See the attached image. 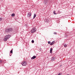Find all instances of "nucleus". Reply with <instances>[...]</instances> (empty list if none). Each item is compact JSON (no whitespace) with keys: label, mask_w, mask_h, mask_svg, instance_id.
Segmentation results:
<instances>
[{"label":"nucleus","mask_w":75,"mask_h":75,"mask_svg":"<svg viewBox=\"0 0 75 75\" xmlns=\"http://www.w3.org/2000/svg\"><path fill=\"white\" fill-rule=\"evenodd\" d=\"M12 31H13V29L12 28H9L5 29V33H10L12 32Z\"/></svg>","instance_id":"f257e3e1"},{"label":"nucleus","mask_w":75,"mask_h":75,"mask_svg":"<svg viewBox=\"0 0 75 75\" xmlns=\"http://www.w3.org/2000/svg\"><path fill=\"white\" fill-rule=\"evenodd\" d=\"M10 37H11V36L10 35H7L5 37V38L4 39V41H7V40L10 38Z\"/></svg>","instance_id":"f03ea898"},{"label":"nucleus","mask_w":75,"mask_h":75,"mask_svg":"<svg viewBox=\"0 0 75 75\" xmlns=\"http://www.w3.org/2000/svg\"><path fill=\"white\" fill-rule=\"evenodd\" d=\"M37 30V29L35 28H33L31 30V32L32 33H34V32H35Z\"/></svg>","instance_id":"7ed1b4c3"},{"label":"nucleus","mask_w":75,"mask_h":75,"mask_svg":"<svg viewBox=\"0 0 75 75\" xmlns=\"http://www.w3.org/2000/svg\"><path fill=\"white\" fill-rule=\"evenodd\" d=\"M22 65L23 66H26V65H27V62L26 61L22 62Z\"/></svg>","instance_id":"20e7f679"},{"label":"nucleus","mask_w":75,"mask_h":75,"mask_svg":"<svg viewBox=\"0 0 75 75\" xmlns=\"http://www.w3.org/2000/svg\"><path fill=\"white\" fill-rule=\"evenodd\" d=\"M55 59H56V58L55 57H52L51 58V61H54L55 60Z\"/></svg>","instance_id":"39448f33"},{"label":"nucleus","mask_w":75,"mask_h":75,"mask_svg":"<svg viewBox=\"0 0 75 75\" xmlns=\"http://www.w3.org/2000/svg\"><path fill=\"white\" fill-rule=\"evenodd\" d=\"M31 13L30 12L28 13L27 14V17H31Z\"/></svg>","instance_id":"423d86ee"},{"label":"nucleus","mask_w":75,"mask_h":75,"mask_svg":"<svg viewBox=\"0 0 75 75\" xmlns=\"http://www.w3.org/2000/svg\"><path fill=\"white\" fill-rule=\"evenodd\" d=\"M69 33L68 32H66L64 35L65 37H68V35Z\"/></svg>","instance_id":"0eeeda50"},{"label":"nucleus","mask_w":75,"mask_h":75,"mask_svg":"<svg viewBox=\"0 0 75 75\" xmlns=\"http://www.w3.org/2000/svg\"><path fill=\"white\" fill-rule=\"evenodd\" d=\"M55 43V41H52L50 44V45H54V44Z\"/></svg>","instance_id":"6e6552de"},{"label":"nucleus","mask_w":75,"mask_h":75,"mask_svg":"<svg viewBox=\"0 0 75 75\" xmlns=\"http://www.w3.org/2000/svg\"><path fill=\"white\" fill-rule=\"evenodd\" d=\"M48 0H45L44 1V3H45V4H47L48 3Z\"/></svg>","instance_id":"1a4fd4ad"},{"label":"nucleus","mask_w":75,"mask_h":75,"mask_svg":"<svg viewBox=\"0 0 75 75\" xmlns=\"http://www.w3.org/2000/svg\"><path fill=\"white\" fill-rule=\"evenodd\" d=\"M36 58V56H33V57H32L31 58V59H35Z\"/></svg>","instance_id":"9d476101"},{"label":"nucleus","mask_w":75,"mask_h":75,"mask_svg":"<svg viewBox=\"0 0 75 75\" xmlns=\"http://www.w3.org/2000/svg\"><path fill=\"white\" fill-rule=\"evenodd\" d=\"M50 53H52V48H50Z\"/></svg>","instance_id":"9b49d317"},{"label":"nucleus","mask_w":75,"mask_h":75,"mask_svg":"<svg viewBox=\"0 0 75 75\" xmlns=\"http://www.w3.org/2000/svg\"><path fill=\"white\" fill-rule=\"evenodd\" d=\"M37 16V15H36V14H34V16L33 17V19H34V18H35V17H36V16Z\"/></svg>","instance_id":"f8f14e48"},{"label":"nucleus","mask_w":75,"mask_h":75,"mask_svg":"<svg viewBox=\"0 0 75 75\" xmlns=\"http://www.w3.org/2000/svg\"><path fill=\"white\" fill-rule=\"evenodd\" d=\"M11 16L13 17H14L15 16V14L14 13H12L11 15Z\"/></svg>","instance_id":"ddd939ff"},{"label":"nucleus","mask_w":75,"mask_h":75,"mask_svg":"<svg viewBox=\"0 0 75 75\" xmlns=\"http://www.w3.org/2000/svg\"><path fill=\"white\" fill-rule=\"evenodd\" d=\"M64 47H67V45L66 44H65L64 45Z\"/></svg>","instance_id":"4468645a"},{"label":"nucleus","mask_w":75,"mask_h":75,"mask_svg":"<svg viewBox=\"0 0 75 75\" xmlns=\"http://www.w3.org/2000/svg\"><path fill=\"white\" fill-rule=\"evenodd\" d=\"M48 43L49 44H51V42L50 41H48Z\"/></svg>","instance_id":"2eb2a0df"},{"label":"nucleus","mask_w":75,"mask_h":75,"mask_svg":"<svg viewBox=\"0 0 75 75\" xmlns=\"http://www.w3.org/2000/svg\"><path fill=\"white\" fill-rule=\"evenodd\" d=\"M10 53H11L13 54V50H11L10 52Z\"/></svg>","instance_id":"dca6fc26"},{"label":"nucleus","mask_w":75,"mask_h":75,"mask_svg":"<svg viewBox=\"0 0 75 75\" xmlns=\"http://www.w3.org/2000/svg\"><path fill=\"white\" fill-rule=\"evenodd\" d=\"M53 13L54 14H57V13H55V11H54Z\"/></svg>","instance_id":"f3484780"},{"label":"nucleus","mask_w":75,"mask_h":75,"mask_svg":"<svg viewBox=\"0 0 75 75\" xmlns=\"http://www.w3.org/2000/svg\"><path fill=\"white\" fill-rule=\"evenodd\" d=\"M12 54H13V53H10V56H11L12 55Z\"/></svg>","instance_id":"a211bd4d"},{"label":"nucleus","mask_w":75,"mask_h":75,"mask_svg":"<svg viewBox=\"0 0 75 75\" xmlns=\"http://www.w3.org/2000/svg\"><path fill=\"white\" fill-rule=\"evenodd\" d=\"M31 42L32 43H34V40H32Z\"/></svg>","instance_id":"6ab92c4d"},{"label":"nucleus","mask_w":75,"mask_h":75,"mask_svg":"<svg viewBox=\"0 0 75 75\" xmlns=\"http://www.w3.org/2000/svg\"><path fill=\"white\" fill-rule=\"evenodd\" d=\"M2 20V18H0V21Z\"/></svg>","instance_id":"aec40b11"},{"label":"nucleus","mask_w":75,"mask_h":75,"mask_svg":"<svg viewBox=\"0 0 75 75\" xmlns=\"http://www.w3.org/2000/svg\"><path fill=\"white\" fill-rule=\"evenodd\" d=\"M54 34H57V33L56 32H54Z\"/></svg>","instance_id":"412c9836"},{"label":"nucleus","mask_w":75,"mask_h":75,"mask_svg":"<svg viewBox=\"0 0 75 75\" xmlns=\"http://www.w3.org/2000/svg\"><path fill=\"white\" fill-rule=\"evenodd\" d=\"M3 62L2 60H0V63H1V62Z\"/></svg>","instance_id":"4be33fe9"},{"label":"nucleus","mask_w":75,"mask_h":75,"mask_svg":"<svg viewBox=\"0 0 75 75\" xmlns=\"http://www.w3.org/2000/svg\"><path fill=\"white\" fill-rule=\"evenodd\" d=\"M58 75H60V74H58Z\"/></svg>","instance_id":"5701e85b"},{"label":"nucleus","mask_w":75,"mask_h":75,"mask_svg":"<svg viewBox=\"0 0 75 75\" xmlns=\"http://www.w3.org/2000/svg\"><path fill=\"white\" fill-rule=\"evenodd\" d=\"M15 33H17V32H15Z\"/></svg>","instance_id":"b1692460"},{"label":"nucleus","mask_w":75,"mask_h":75,"mask_svg":"<svg viewBox=\"0 0 75 75\" xmlns=\"http://www.w3.org/2000/svg\"><path fill=\"white\" fill-rule=\"evenodd\" d=\"M1 0L3 1V0Z\"/></svg>","instance_id":"393cba45"}]
</instances>
